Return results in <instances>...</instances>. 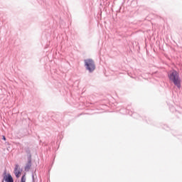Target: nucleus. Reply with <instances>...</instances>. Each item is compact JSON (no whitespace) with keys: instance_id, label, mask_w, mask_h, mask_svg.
Here are the masks:
<instances>
[{"instance_id":"1","label":"nucleus","mask_w":182,"mask_h":182,"mask_svg":"<svg viewBox=\"0 0 182 182\" xmlns=\"http://www.w3.org/2000/svg\"><path fill=\"white\" fill-rule=\"evenodd\" d=\"M168 79L177 87L181 89V77H180V73L176 70L172 69L167 73Z\"/></svg>"},{"instance_id":"2","label":"nucleus","mask_w":182,"mask_h":182,"mask_svg":"<svg viewBox=\"0 0 182 182\" xmlns=\"http://www.w3.org/2000/svg\"><path fill=\"white\" fill-rule=\"evenodd\" d=\"M85 66L90 72V73H92V72H95L96 70V65L95 64V61L92 58H88L84 60Z\"/></svg>"},{"instance_id":"3","label":"nucleus","mask_w":182,"mask_h":182,"mask_svg":"<svg viewBox=\"0 0 182 182\" xmlns=\"http://www.w3.org/2000/svg\"><path fill=\"white\" fill-rule=\"evenodd\" d=\"M3 180L5 182H14V178H12V176H11V173L6 174V173H4Z\"/></svg>"},{"instance_id":"4","label":"nucleus","mask_w":182,"mask_h":182,"mask_svg":"<svg viewBox=\"0 0 182 182\" xmlns=\"http://www.w3.org/2000/svg\"><path fill=\"white\" fill-rule=\"evenodd\" d=\"M14 174L17 178L21 177V170H19V165H16L14 168Z\"/></svg>"},{"instance_id":"5","label":"nucleus","mask_w":182,"mask_h":182,"mask_svg":"<svg viewBox=\"0 0 182 182\" xmlns=\"http://www.w3.org/2000/svg\"><path fill=\"white\" fill-rule=\"evenodd\" d=\"M161 127H162V129H164V130H166L167 132H168V130H170V127L167 124H164L161 125Z\"/></svg>"},{"instance_id":"6","label":"nucleus","mask_w":182,"mask_h":182,"mask_svg":"<svg viewBox=\"0 0 182 182\" xmlns=\"http://www.w3.org/2000/svg\"><path fill=\"white\" fill-rule=\"evenodd\" d=\"M21 182H26V178L25 177V175L22 176Z\"/></svg>"},{"instance_id":"7","label":"nucleus","mask_w":182,"mask_h":182,"mask_svg":"<svg viewBox=\"0 0 182 182\" xmlns=\"http://www.w3.org/2000/svg\"><path fill=\"white\" fill-rule=\"evenodd\" d=\"M3 140H6V138L5 137V136H3Z\"/></svg>"}]
</instances>
